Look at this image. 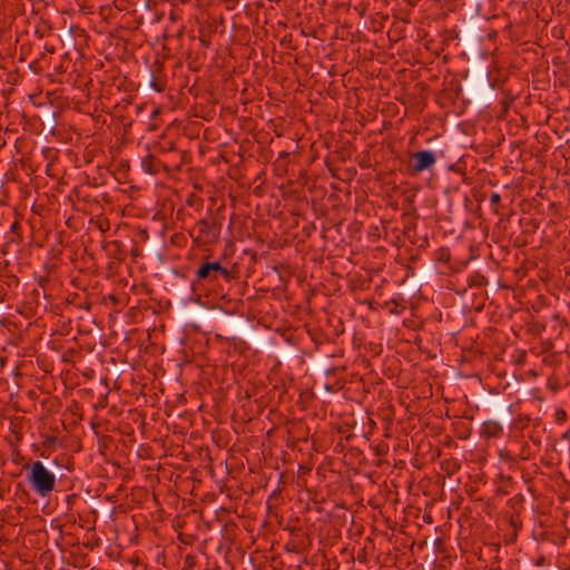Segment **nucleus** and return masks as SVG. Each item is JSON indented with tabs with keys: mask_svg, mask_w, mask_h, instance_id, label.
I'll return each instance as SVG.
<instances>
[{
	"mask_svg": "<svg viewBox=\"0 0 570 570\" xmlns=\"http://www.w3.org/2000/svg\"><path fill=\"white\" fill-rule=\"evenodd\" d=\"M238 279V271L234 265L232 268L224 266L219 261L204 259L195 271V278L190 283V289L199 302L203 287H216L220 292H227L230 284Z\"/></svg>",
	"mask_w": 570,
	"mask_h": 570,
	"instance_id": "1",
	"label": "nucleus"
},
{
	"mask_svg": "<svg viewBox=\"0 0 570 570\" xmlns=\"http://www.w3.org/2000/svg\"><path fill=\"white\" fill-rule=\"evenodd\" d=\"M27 480L31 489L40 497H48L56 485V476L41 461H35L31 465L26 464Z\"/></svg>",
	"mask_w": 570,
	"mask_h": 570,
	"instance_id": "2",
	"label": "nucleus"
},
{
	"mask_svg": "<svg viewBox=\"0 0 570 570\" xmlns=\"http://www.w3.org/2000/svg\"><path fill=\"white\" fill-rule=\"evenodd\" d=\"M222 223L214 215H208L199 219L190 235L194 238V243L198 246H206L216 244L220 236Z\"/></svg>",
	"mask_w": 570,
	"mask_h": 570,
	"instance_id": "3",
	"label": "nucleus"
},
{
	"mask_svg": "<svg viewBox=\"0 0 570 570\" xmlns=\"http://www.w3.org/2000/svg\"><path fill=\"white\" fill-rule=\"evenodd\" d=\"M413 158L415 160L413 166L415 173H422L429 169L436 161L435 154L431 150H420L413 154Z\"/></svg>",
	"mask_w": 570,
	"mask_h": 570,
	"instance_id": "4",
	"label": "nucleus"
},
{
	"mask_svg": "<svg viewBox=\"0 0 570 570\" xmlns=\"http://www.w3.org/2000/svg\"><path fill=\"white\" fill-rule=\"evenodd\" d=\"M48 282L47 278L41 277L38 283V287L33 288L30 293L32 302L36 304V306L41 305V298L47 299L48 294L46 293V283Z\"/></svg>",
	"mask_w": 570,
	"mask_h": 570,
	"instance_id": "5",
	"label": "nucleus"
},
{
	"mask_svg": "<svg viewBox=\"0 0 570 570\" xmlns=\"http://www.w3.org/2000/svg\"><path fill=\"white\" fill-rule=\"evenodd\" d=\"M482 433L489 438H498L502 433V426L497 421H485L482 426Z\"/></svg>",
	"mask_w": 570,
	"mask_h": 570,
	"instance_id": "6",
	"label": "nucleus"
},
{
	"mask_svg": "<svg viewBox=\"0 0 570 570\" xmlns=\"http://www.w3.org/2000/svg\"><path fill=\"white\" fill-rule=\"evenodd\" d=\"M149 85L157 92H163L166 87L165 81L163 79H160L159 77H156L155 72L153 70H150V83Z\"/></svg>",
	"mask_w": 570,
	"mask_h": 570,
	"instance_id": "7",
	"label": "nucleus"
},
{
	"mask_svg": "<svg viewBox=\"0 0 570 570\" xmlns=\"http://www.w3.org/2000/svg\"><path fill=\"white\" fill-rule=\"evenodd\" d=\"M554 417L558 423H563V422H566L568 415L563 409H557L556 413H554Z\"/></svg>",
	"mask_w": 570,
	"mask_h": 570,
	"instance_id": "8",
	"label": "nucleus"
},
{
	"mask_svg": "<svg viewBox=\"0 0 570 570\" xmlns=\"http://www.w3.org/2000/svg\"><path fill=\"white\" fill-rule=\"evenodd\" d=\"M324 363H325L324 358L317 360L316 363H315V367H317L318 370H325V372L327 374L328 373H333L334 368L333 367L325 368Z\"/></svg>",
	"mask_w": 570,
	"mask_h": 570,
	"instance_id": "9",
	"label": "nucleus"
},
{
	"mask_svg": "<svg viewBox=\"0 0 570 570\" xmlns=\"http://www.w3.org/2000/svg\"><path fill=\"white\" fill-rule=\"evenodd\" d=\"M501 200V196L498 193H492L490 196L491 205H498Z\"/></svg>",
	"mask_w": 570,
	"mask_h": 570,
	"instance_id": "10",
	"label": "nucleus"
},
{
	"mask_svg": "<svg viewBox=\"0 0 570 570\" xmlns=\"http://www.w3.org/2000/svg\"><path fill=\"white\" fill-rule=\"evenodd\" d=\"M185 564L187 568H191L195 564V557L194 556H187L185 558Z\"/></svg>",
	"mask_w": 570,
	"mask_h": 570,
	"instance_id": "11",
	"label": "nucleus"
},
{
	"mask_svg": "<svg viewBox=\"0 0 570 570\" xmlns=\"http://www.w3.org/2000/svg\"><path fill=\"white\" fill-rule=\"evenodd\" d=\"M510 101L509 100H502V109L503 111H507L509 108Z\"/></svg>",
	"mask_w": 570,
	"mask_h": 570,
	"instance_id": "12",
	"label": "nucleus"
},
{
	"mask_svg": "<svg viewBox=\"0 0 570 570\" xmlns=\"http://www.w3.org/2000/svg\"><path fill=\"white\" fill-rule=\"evenodd\" d=\"M567 517H568V511L562 509V523L566 525V522H567Z\"/></svg>",
	"mask_w": 570,
	"mask_h": 570,
	"instance_id": "13",
	"label": "nucleus"
},
{
	"mask_svg": "<svg viewBox=\"0 0 570 570\" xmlns=\"http://www.w3.org/2000/svg\"><path fill=\"white\" fill-rule=\"evenodd\" d=\"M325 390L328 391V392H333L334 391L333 386L330 385V384H325Z\"/></svg>",
	"mask_w": 570,
	"mask_h": 570,
	"instance_id": "14",
	"label": "nucleus"
},
{
	"mask_svg": "<svg viewBox=\"0 0 570 570\" xmlns=\"http://www.w3.org/2000/svg\"><path fill=\"white\" fill-rule=\"evenodd\" d=\"M559 82H560L561 85H564V83H566V80H563V76H562V75H560V76H559Z\"/></svg>",
	"mask_w": 570,
	"mask_h": 570,
	"instance_id": "15",
	"label": "nucleus"
},
{
	"mask_svg": "<svg viewBox=\"0 0 570 570\" xmlns=\"http://www.w3.org/2000/svg\"><path fill=\"white\" fill-rule=\"evenodd\" d=\"M151 159H153L151 155H148V156L144 159V164H146L148 160H151Z\"/></svg>",
	"mask_w": 570,
	"mask_h": 570,
	"instance_id": "16",
	"label": "nucleus"
},
{
	"mask_svg": "<svg viewBox=\"0 0 570 570\" xmlns=\"http://www.w3.org/2000/svg\"><path fill=\"white\" fill-rule=\"evenodd\" d=\"M570 431H566L562 435L563 439H568V435H569Z\"/></svg>",
	"mask_w": 570,
	"mask_h": 570,
	"instance_id": "17",
	"label": "nucleus"
},
{
	"mask_svg": "<svg viewBox=\"0 0 570 570\" xmlns=\"http://www.w3.org/2000/svg\"><path fill=\"white\" fill-rule=\"evenodd\" d=\"M564 273H566V275L570 274V271H569L568 266L564 267Z\"/></svg>",
	"mask_w": 570,
	"mask_h": 570,
	"instance_id": "18",
	"label": "nucleus"
},
{
	"mask_svg": "<svg viewBox=\"0 0 570 570\" xmlns=\"http://www.w3.org/2000/svg\"><path fill=\"white\" fill-rule=\"evenodd\" d=\"M560 499L562 500V502H566V501H567V498H566V495H564V494H562V495L560 497Z\"/></svg>",
	"mask_w": 570,
	"mask_h": 570,
	"instance_id": "19",
	"label": "nucleus"
},
{
	"mask_svg": "<svg viewBox=\"0 0 570 570\" xmlns=\"http://www.w3.org/2000/svg\"><path fill=\"white\" fill-rule=\"evenodd\" d=\"M493 36H497V32L494 31L493 33H489V37L490 38H493Z\"/></svg>",
	"mask_w": 570,
	"mask_h": 570,
	"instance_id": "20",
	"label": "nucleus"
},
{
	"mask_svg": "<svg viewBox=\"0 0 570 570\" xmlns=\"http://www.w3.org/2000/svg\"><path fill=\"white\" fill-rule=\"evenodd\" d=\"M226 296H227V294H225V293H224V294H222V299H225V298H226Z\"/></svg>",
	"mask_w": 570,
	"mask_h": 570,
	"instance_id": "21",
	"label": "nucleus"
},
{
	"mask_svg": "<svg viewBox=\"0 0 570 570\" xmlns=\"http://www.w3.org/2000/svg\"><path fill=\"white\" fill-rule=\"evenodd\" d=\"M188 569H189V568H187V567H186V568H184L183 570H188Z\"/></svg>",
	"mask_w": 570,
	"mask_h": 570,
	"instance_id": "22",
	"label": "nucleus"
}]
</instances>
